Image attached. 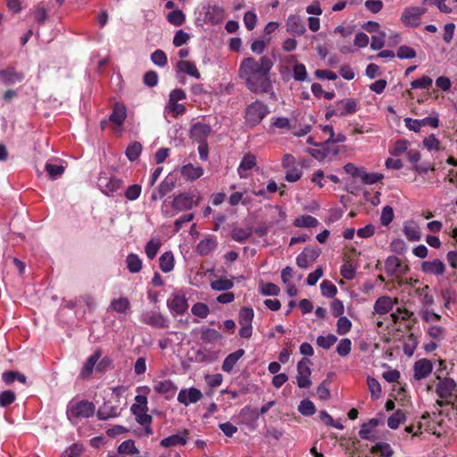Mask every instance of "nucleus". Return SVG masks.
I'll return each mask as SVG.
<instances>
[{"label":"nucleus","mask_w":457,"mask_h":457,"mask_svg":"<svg viewBox=\"0 0 457 457\" xmlns=\"http://www.w3.org/2000/svg\"><path fill=\"white\" fill-rule=\"evenodd\" d=\"M274 65L272 59L263 55L259 59L246 57L242 60L238 73L247 88L253 93H271L272 83L270 72Z\"/></svg>","instance_id":"obj_1"},{"label":"nucleus","mask_w":457,"mask_h":457,"mask_svg":"<svg viewBox=\"0 0 457 457\" xmlns=\"http://www.w3.org/2000/svg\"><path fill=\"white\" fill-rule=\"evenodd\" d=\"M95 411L96 406L92 402L87 400L71 401L67 405L66 415L71 423H75L79 419L92 417Z\"/></svg>","instance_id":"obj_2"},{"label":"nucleus","mask_w":457,"mask_h":457,"mask_svg":"<svg viewBox=\"0 0 457 457\" xmlns=\"http://www.w3.org/2000/svg\"><path fill=\"white\" fill-rule=\"evenodd\" d=\"M269 113L268 107L260 101L249 104L245 111L246 123L250 126L259 124Z\"/></svg>","instance_id":"obj_3"},{"label":"nucleus","mask_w":457,"mask_h":457,"mask_svg":"<svg viewBox=\"0 0 457 457\" xmlns=\"http://www.w3.org/2000/svg\"><path fill=\"white\" fill-rule=\"evenodd\" d=\"M310 359L303 357L297 363L296 383L300 388H308L312 386L310 376L312 373Z\"/></svg>","instance_id":"obj_4"},{"label":"nucleus","mask_w":457,"mask_h":457,"mask_svg":"<svg viewBox=\"0 0 457 457\" xmlns=\"http://www.w3.org/2000/svg\"><path fill=\"white\" fill-rule=\"evenodd\" d=\"M99 189L106 195H113L122 186V180L101 174L97 180Z\"/></svg>","instance_id":"obj_5"},{"label":"nucleus","mask_w":457,"mask_h":457,"mask_svg":"<svg viewBox=\"0 0 457 457\" xmlns=\"http://www.w3.org/2000/svg\"><path fill=\"white\" fill-rule=\"evenodd\" d=\"M405 127L414 132H420V129L425 126L431 128H437L439 126V119L437 115L426 117L420 120H414L411 118H405L403 120Z\"/></svg>","instance_id":"obj_6"},{"label":"nucleus","mask_w":457,"mask_h":457,"mask_svg":"<svg viewBox=\"0 0 457 457\" xmlns=\"http://www.w3.org/2000/svg\"><path fill=\"white\" fill-rule=\"evenodd\" d=\"M167 306L173 315H182L188 308L185 295L174 293L167 300Z\"/></svg>","instance_id":"obj_7"},{"label":"nucleus","mask_w":457,"mask_h":457,"mask_svg":"<svg viewBox=\"0 0 457 457\" xmlns=\"http://www.w3.org/2000/svg\"><path fill=\"white\" fill-rule=\"evenodd\" d=\"M197 204L198 199H195V195L189 193H184L174 197L172 201V207L177 212H183L192 209L193 206L197 205Z\"/></svg>","instance_id":"obj_8"},{"label":"nucleus","mask_w":457,"mask_h":457,"mask_svg":"<svg viewBox=\"0 0 457 457\" xmlns=\"http://www.w3.org/2000/svg\"><path fill=\"white\" fill-rule=\"evenodd\" d=\"M426 10L421 7H408L402 14V21L411 27H417L420 23V17Z\"/></svg>","instance_id":"obj_9"},{"label":"nucleus","mask_w":457,"mask_h":457,"mask_svg":"<svg viewBox=\"0 0 457 457\" xmlns=\"http://www.w3.org/2000/svg\"><path fill=\"white\" fill-rule=\"evenodd\" d=\"M203 398L202 392L195 387L182 388L178 395V402L188 406L189 404L195 403Z\"/></svg>","instance_id":"obj_10"},{"label":"nucleus","mask_w":457,"mask_h":457,"mask_svg":"<svg viewBox=\"0 0 457 457\" xmlns=\"http://www.w3.org/2000/svg\"><path fill=\"white\" fill-rule=\"evenodd\" d=\"M120 414V409L117 404H113L112 401L106 400L98 408L96 411L97 419L100 420H106L112 418L119 417Z\"/></svg>","instance_id":"obj_11"},{"label":"nucleus","mask_w":457,"mask_h":457,"mask_svg":"<svg viewBox=\"0 0 457 457\" xmlns=\"http://www.w3.org/2000/svg\"><path fill=\"white\" fill-rule=\"evenodd\" d=\"M142 321L149 326L157 328H167L169 327V320L158 312H150L143 315Z\"/></svg>","instance_id":"obj_12"},{"label":"nucleus","mask_w":457,"mask_h":457,"mask_svg":"<svg viewBox=\"0 0 457 457\" xmlns=\"http://www.w3.org/2000/svg\"><path fill=\"white\" fill-rule=\"evenodd\" d=\"M433 370V363L428 359H420L414 362L413 378L416 380L426 378Z\"/></svg>","instance_id":"obj_13"},{"label":"nucleus","mask_w":457,"mask_h":457,"mask_svg":"<svg viewBox=\"0 0 457 457\" xmlns=\"http://www.w3.org/2000/svg\"><path fill=\"white\" fill-rule=\"evenodd\" d=\"M23 79V72L17 71L12 66L0 70V81L5 86H11L17 82H21Z\"/></svg>","instance_id":"obj_14"},{"label":"nucleus","mask_w":457,"mask_h":457,"mask_svg":"<svg viewBox=\"0 0 457 457\" xmlns=\"http://www.w3.org/2000/svg\"><path fill=\"white\" fill-rule=\"evenodd\" d=\"M456 383L453 378H445L441 380L436 387V393L439 398L447 400L453 395Z\"/></svg>","instance_id":"obj_15"},{"label":"nucleus","mask_w":457,"mask_h":457,"mask_svg":"<svg viewBox=\"0 0 457 457\" xmlns=\"http://www.w3.org/2000/svg\"><path fill=\"white\" fill-rule=\"evenodd\" d=\"M188 440V431L184 429L183 431L171 435L163 438L160 442V445L164 448H169L176 445H185Z\"/></svg>","instance_id":"obj_16"},{"label":"nucleus","mask_w":457,"mask_h":457,"mask_svg":"<svg viewBox=\"0 0 457 457\" xmlns=\"http://www.w3.org/2000/svg\"><path fill=\"white\" fill-rule=\"evenodd\" d=\"M421 270L426 274L441 276L445 273V265L439 259L426 261L421 263Z\"/></svg>","instance_id":"obj_17"},{"label":"nucleus","mask_w":457,"mask_h":457,"mask_svg":"<svg viewBox=\"0 0 457 457\" xmlns=\"http://www.w3.org/2000/svg\"><path fill=\"white\" fill-rule=\"evenodd\" d=\"M357 111V103L353 99H347L345 101H340L337 104V110L327 113V117L329 115L338 114L345 116L347 114H353Z\"/></svg>","instance_id":"obj_18"},{"label":"nucleus","mask_w":457,"mask_h":457,"mask_svg":"<svg viewBox=\"0 0 457 457\" xmlns=\"http://www.w3.org/2000/svg\"><path fill=\"white\" fill-rule=\"evenodd\" d=\"M212 128L205 123L197 122L191 128V137L198 143H204L206 138L211 134Z\"/></svg>","instance_id":"obj_19"},{"label":"nucleus","mask_w":457,"mask_h":457,"mask_svg":"<svg viewBox=\"0 0 457 457\" xmlns=\"http://www.w3.org/2000/svg\"><path fill=\"white\" fill-rule=\"evenodd\" d=\"M287 30L295 36L303 35L306 29L303 20L296 15H290L287 20Z\"/></svg>","instance_id":"obj_20"},{"label":"nucleus","mask_w":457,"mask_h":457,"mask_svg":"<svg viewBox=\"0 0 457 457\" xmlns=\"http://www.w3.org/2000/svg\"><path fill=\"white\" fill-rule=\"evenodd\" d=\"M403 231L409 241L415 242L421 238L420 228L414 220L405 221L403 223Z\"/></svg>","instance_id":"obj_21"},{"label":"nucleus","mask_w":457,"mask_h":457,"mask_svg":"<svg viewBox=\"0 0 457 457\" xmlns=\"http://www.w3.org/2000/svg\"><path fill=\"white\" fill-rule=\"evenodd\" d=\"M218 246V242L215 237L210 236L208 237L204 238L201 240L197 246L196 251L197 253L202 255L205 256L211 253L212 251H214Z\"/></svg>","instance_id":"obj_22"},{"label":"nucleus","mask_w":457,"mask_h":457,"mask_svg":"<svg viewBox=\"0 0 457 457\" xmlns=\"http://www.w3.org/2000/svg\"><path fill=\"white\" fill-rule=\"evenodd\" d=\"M238 418L241 420V422L252 425L254 428V424L259 419V412L258 410L255 408L245 406L240 411Z\"/></svg>","instance_id":"obj_23"},{"label":"nucleus","mask_w":457,"mask_h":457,"mask_svg":"<svg viewBox=\"0 0 457 457\" xmlns=\"http://www.w3.org/2000/svg\"><path fill=\"white\" fill-rule=\"evenodd\" d=\"M394 305V302L391 297L384 295L378 298L374 303V312L384 315L388 313Z\"/></svg>","instance_id":"obj_24"},{"label":"nucleus","mask_w":457,"mask_h":457,"mask_svg":"<svg viewBox=\"0 0 457 457\" xmlns=\"http://www.w3.org/2000/svg\"><path fill=\"white\" fill-rule=\"evenodd\" d=\"M109 309L119 313L127 314L130 310V303L127 297L120 296L111 301Z\"/></svg>","instance_id":"obj_25"},{"label":"nucleus","mask_w":457,"mask_h":457,"mask_svg":"<svg viewBox=\"0 0 457 457\" xmlns=\"http://www.w3.org/2000/svg\"><path fill=\"white\" fill-rule=\"evenodd\" d=\"M256 165V158L253 154H248L243 157L237 168V173L241 179L247 177L246 171Z\"/></svg>","instance_id":"obj_26"},{"label":"nucleus","mask_w":457,"mask_h":457,"mask_svg":"<svg viewBox=\"0 0 457 457\" xmlns=\"http://www.w3.org/2000/svg\"><path fill=\"white\" fill-rule=\"evenodd\" d=\"M244 349H238L236 352L229 353L222 363V370L230 373L240 358L245 355Z\"/></svg>","instance_id":"obj_27"},{"label":"nucleus","mask_w":457,"mask_h":457,"mask_svg":"<svg viewBox=\"0 0 457 457\" xmlns=\"http://www.w3.org/2000/svg\"><path fill=\"white\" fill-rule=\"evenodd\" d=\"M154 389L158 394L170 395L173 396L177 387L171 380L166 379L155 381L154 384Z\"/></svg>","instance_id":"obj_28"},{"label":"nucleus","mask_w":457,"mask_h":457,"mask_svg":"<svg viewBox=\"0 0 457 457\" xmlns=\"http://www.w3.org/2000/svg\"><path fill=\"white\" fill-rule=\"evenodd\" d=\"M127 117V109L124 104L116 103L114 104L113 110L109 116L110 121L121 125Z\"/></svg>","instance_id":"obj_29"},{"label":"nucleus","mask_w":457,"mask_h":457,"mask_svg":"<svg viewBox=\"0 0 457 457\" xmlns=\"http://www.w3.org/2000/svg\"><path fill=\"white\" fill-rule=\"evenodd\" d=\"M176 66L180 72L188 74L197 79L201 77L200 72L193 62L181 60L177 62Z\"/></svg>","instance_id":"obj_30"},{"label":"nucleus","mask_w":457,"mask_h":457,"mask_svg":"<svg viewBox=\"0 0 457 457\" xmlns=\"http://www.w3.org/2000/svg\"><path fill=\"white\" fill-rule=\"evenodd\" d=\"M181 174L187 179L195 180L199 179L203 174L204 170L200 166H194L192 164L184 165L181 168Z\"/></svg>","instance_id":"obj_31"},{"label":"nucleus","mask_w":457,"mask_h":457,"mask_svg":"<svg viewBox=\"0 0 457 457\" xmlns=\"http://www.w3.org/2000/svg\"><path fill=\"white\" fill-rule=\"evenodd\" d=\"M132 413L136 416V420L140 425H151L152 416L146 413L147 410L138 407V405H132L130 408Z\"/></svg>","instance_id":"obj_32"},{"label":"nucleus","mask_w":457,"mask_h":457,"mask_svg":"<svg viewBox=\"0 0 457 457\" xmlns=\"http://www.w3.org/2000/svg\"><path fill=\"white\" fill-rule=\"evenodd\" d=\"M99 358L100 353L98 352L93 353L87 358L80 372L81 378H87L91 375V373L93 372V369L96 364L97 361L99 360Z\"/></svg>","instance_id":"obj_33"},{"label":"nucleus","mask_w":457,"mask_h":457,"mask_svg":"<svg viewBox=\"0 0 457 457\" xmlns=\"http://www.w3.org/2000/svg\"><path fill=\"white\" fill-rule=\"evenodd\" d=\"M378 425V420L377 419H371L367 423H363L359 431V436L361 438L365 440H373L374 437L371 436V433L374 428Z\"/></svg>","instance_id":"obj_34"},{"label":"nucleus","mask_w":457,"mask_h":457,"mask_svg":"<svg viewBox=\"0 0 457 457\" xmlns=\"http://www.w3.org/2000/svg\"><path fill=\"white\" fill-rule=\"evenodd\" d=\"M160 269L167 273L173 270L174 268V257L171 252H165L163 253L160 259Z\"/></svg>","instance_id":"obj_35"},{"label":"nucleus","mask_w":457,"mask_h":457,"mask_svg":"<svg viewBox=\"0 0 457 457\" xmlns=\"http://www.w3.org/2000/svg\"><path fill=\"white\" fill-rule=\"evenodd\" d=\"M406 420L405 412L403 410H397L387 419V426L391 429H396L401 423Z\"/></svg>","instance_id":"obj_36"},{"label":"nucleus","mask_w":457,"mask_h":457,"mask_svg":"<svg viewBox=\"0 0 457 457\" xmlns=\"http://www.w3.org/2000/svg\"><path fill=\"white\" fill-rule=\"evenodd\" d=\"M211 288L215 291H228L234 287L232 279L220 278L212 280L210 284Z\"/></svg>","instance_id":"obj_37"},{"label":"nucleus","mask_w":457,"mask_h":457,"mask_svg":"<svg viewBox=\"0 0 457 457\" xmlns=\"http://www.w3.org/2000/svg\"><path fill=\"white\" fill-rule=\"evenodd\" d=\"M128 270L131 273H137L142 270V261L135 253H129L126 258Z\"/></svg>","instance_id":"obj_38"},{"label":"nucleus","mask_w":457,"mask_h":457,"mask_svg":"<svg viewBox=\"0 0 457 457\" xmlns=\"http://www.w3.org/2000/svg\"><path fill=\"white\" fill-rule=\"evenodd\" d=\"M252 228H235L231 231V237L238 243H244L252 236Z\"/></svg>","instance_id":"obj_39"},{"label":"nucleus","mask_w":457,"mask_h":457,"mask_svg":"<svg viewBox=\"0 0 457 457\" xmlns=\"http://www.w3.org/2000/svg\"><path fill=\"white\" fill-rule=\"evenodd\" d=\"M318 224V220L311 215H302L295 220V226L298 228H314Z\"/></svg>","instance_id":"obj_40"},{"label":"nucleus","mask_w":457,"mask_h":457,"mask_svg":"<svg viewBox=\"0 0 457 457\" xmlns=\"http://www.w3.org/2000/svg\"><path fill=\"white\" fill-rule=\"evenodd\" d=\"M424 148L429 152H438L441 150V142L434 134L429 135L422 140Z\"/></svg>","instance_id":"obj_41"},{"label":"nucleus","mask_w":457,"mask_h":457,"mask_svg":"<svg viewBox=\"0 0 457 457\" xmlns=\"http://www.w3.org/2000/svg\"><path fill=\"white\" fill-rule=\"evenodd\" d=\"M201 339L204 343L212 344L220 340L221 335L213 328H206L202 332Z\"/></svg>","instance_id":"obj_42"},{"label":"nucleus","mask_w":457,"mask_h":457,"mask_svg":"<svg viewBox=\"0 0 457 457\" xmlns=\"http://www.w3.org/2000/svg\"><path fill=\"white\" fill-rule=\"evenodd\" d=\"M367 384L371 398L375 400L378 399L381 396L382 392L379 382L374 378L368 377Z\"/></svg>","instance_id":"obj_43"},{"label":"nucleus","mask_w":457,"mask_h":457,"mask_svg":"<svg viewBox=\"0 0 457 457\" xmlns=\"http://www.w3.org/2000/svg\"><path fill=\"white\" fill-rule=\"evenodd\" d=\"M142 152V145L139 142H134L126 149V156L131 162L136 161Z\"/></svg>","instance_id":"obj_44"},{"label":"nucleus","mask_w":457,"mask_h":457,"mask_svg":"<svg viewBox=\"0 0 457 457\" xmlns=\"http://www.w3.org/2000/svg\"><path fill=\"white\" fill-rule=\"evenodd\" d=\"M167 20L174 26H181L186 20V16L181 10H174L167 15Z\"/></svg>","instance_id":"obj_45"},{"label":"nucleus","mask_w":457,"mask_h":457,"mask_svg":"<svg viewBox=\"0 0 457 457\" xmlns=\"http://www.w3.org/2000/svg\"><path fill=\"white\" fill-rule=\"evenodd\" d=\"M337 341V337L335 335L328 334L327 336H319L316 343L323 349H329Z\"/></svg>","instance_id":"obj_46"},{"label":"nucleus","mask_w":457,"mask_h":457,"mask_svg":"<svg viewBox=\"0 0 457 457\" xmlns=\"http://www.w3.org/2000/svg\"><path fill=\"white\" fill-rule=\"evenodd\" d=\"M118 452L121 454H135L139 453L134 441L131 439L122 442L118 447Z\"/></svg>","instance_id":"obj_47"},{"label":"nucleus","mask_w":457,"mask_h":457,"mask_svg":"<svg viewBox=\"0 0 457 457\" xmlns=\"http://www.w3.org/2000/svg\"><path fill=\"white\" fill-rule=\"evenodd\" d=\"M359 178L361 180L367 185H373L383 179V175L378 173H368L361 170Z\"/></svg>","instance_id":"obj_48"},{"label":"nucleus","mask_w":457,"mask_h":457,"mask_svg":"<svg viewBox=\"0 0 457 457\" xmlns=\"http://www.w3.org/2000/svg\"><path fill=\"white\" fill-rule=\"evenodd\" d=\"M175 187V183L172 178L166 177L164 180L159 185L158 195L160 197H163L169 192H170Z\"/></svg>","instance_id":"obj_49"},{"label":"nucleus","mask_w":457,"mask_h":457,"mask_svg":"<svg viewBox=\"0 0 457 457\" xmlns=\"http://www.w3.org/2000/svg\"><path fill=\"white\" fill-rule=\"evenodd\" d=\"M298 411L304 416H312L315 413L316 408L312 401L304 399L301 401L298 406Z\"/></svg>","instance_id":"obj_50"},{"label":"nucleus","mask_w":457,"mask_h":457,"mask_svg":"<svg viewBox=\"0 0 457 457\" xmlns=\"http://www.w3.org/2000/svg\"><path fill=\"white\" fill-rule=\"evenodd\" d=\"M352 328V322L351 320L345 317L341 316L337 320V332L339 335H345L347 334Z\"/></svg>","instance_id":"obj_51"},{"label":"nucleus","mask_w":457,"mask_h":457,"mask_svg":"<svg viewBox=\"0 0 457 457\" xmlns=\"http://www.w3.org/2000/svg\"><path fill=\"white\" fill-rule=\"evenodd\" d=\"M322 295L326 297H334L337 293V287L329 280H323L320 284Z\"/></svg>","instance_id":"obj_52"},{"label":"nucleus","mask_w":457,"mask_h":457,"mask_svg":"<svg viewBox=\"0 0 457 457\" xmlns=\"http://www.w3.org/2000/svg\"><path fill=\"white\" fill-rule=\"evenodd\" d=\"M161 247V242L159 239L150 240L145 248V253L150 260H153Z\"/></svg>","instance_id":"obj_53"},{"label":"nucleus","mask_w":457,"mask_h":457,"mask_svg":"<svg viewBox=\"0 0 457 457\" xmlns=\"http://www.w3.org/2000/svg\"><path fill=\"white\" fill-rule=\"evenodd\" d=\"M372 453H379L382 457H391L393 454V450L389 444L387 443H377L371 448Z\"/></svg>","instance_id":"obj_54"},{"label":"nucleus","mask_w":457,"mask_h":457,"mask_svg":"<svg viewBox=\"0 0 457 457\" xmlns=\"http://www.w3.org/2000/svg\"><path fill=\"white\" fill-rule=\"evenodd\" d=\"M385 265L386 271L390 273H396L400 271L402 266L400 259L396 256L387 257Z\"/></svg>","instance_id":"obj_55"},{"label":"nucleus","mask_w":457,"mask_h":457,"mask_svg":"<svg viewBox=\"0 0 457 457\" xmlns=\"http://www.w3.org/2000/svg\"><path fill=\"white\" fill-rule=\"evenodd\" d=\"M428 291H429L428 286H425V287L416 290L417 294L420 297V301H421L422 304H424L426 306H430L434 303V298L428 293Z\"/></svg>","instance_id":"obj_56"},{"label":"nucleus","mask_w":457,"mask_h":457,"mask_svg":"<svg viewBox=\"0 0 457 457\" xmlns=\"http://www.w3.org/2000/svg\"><path fill=\"white\" fill-rule=\"evenodd\" d=\"M307 71L304 64L295 63L293 67V77L296 81H304L307 79Z\"/></svg>","instance_id":"obj_57"},{"label":"nucleus","mask_w":457,"mask_h":457,"mask_svg":"<svg viewBox=\"0 0 457 457\" xmlns=\"http://www.w3.org/2000/svg\"><path fill=\"white\" fill-rule=\"evenodd\" d=\"M394 210L391 206L386 205L383 207L380 216V223L383 226H388L394 220Z\"/></svg>","instance_id":"obj_58"},{"label":"nucleus","mask_w":457,"mask_h":457,"mask_svg":"<svg viewBox=\"0 0 457 457\" xmlns=\"http://www.w3.org/2000/svg\"><path fill=\"white\" fill-rule=\"evenodd\" d=\"M191 312L194 315L204 319L209 315L210 309L208 305L204 303H196L192 306Z\"/></svg>","instance_id":"obj_59"},{"label":"nucleus","mask_w":457,"mask_h":457,"mask_svg":"<svg viewBox=\"0 0 457 457\" xmlns=\"http://www.w3.org/2000/svg\"><path fill=\"white\" fill-rule=\"evenodd\" d=\"M352 349V342L349 338H343L339 341L337 346V353L338 355L345 357L348 355Z\"/></svg>","instance_id":"obj_60"},{"label":"nucleus","mask_w":457,"mask_h":457,"mask_svg":"<svg viewBox=\"0 0 457 457\" xmlns=\"http://www.w3.org/2000/svg\"><path fill=\"white\" fill-rule=\"evenodd\" d=\"M253 315V310L252 308H242L239 312V324L252 325Z\"/></svg>","instance_id":"obj_61"},{"label":"nucleus","mask_w":457,"mask_h":457,"mask_svg":"<svg viewBox=\"0 0 457 457\" xmlns=\"http://www.w3.org/2000/svg\"><path fill=\"white\" fill-rule=\"evenodd\" d=\"M151 61L159 67H164L167 64L166 54L162 50L157 49L151 54Z\"/></svg>","instance_id":"obj_62"},{"label":"nucleus","mask_w":457,"mask_h":457,"mask_svg":"<svg viewBox=\"0 0 457 457\" xmlns=\"http://www.w3.org/2000/svg\"><path fill=\"white\" fill-rule=\"evenodd\" d=\"M46 170L52 179H55L63 173L64 167L62 165L46 163Z\"/></svg>","instance_id":"obj_63"},{"label":"nucleus","mask_w":457,"mask_h":457,"mask_svg":"<svg viewBox=\"0 0 457 457\" xmlns=\"http://www.w3.org/2000/svg\"><path fill=\"white\" fill-rule=\"evenodd\" d=\"M386 33L379 31L377 35H373L371 37L370 47L373 50H380L385 46Z\"/></svg>","instance_id":"obj_64"}]
</instances>
